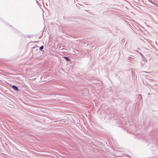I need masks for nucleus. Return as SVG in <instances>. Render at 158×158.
<instances>
[{
    "label": "nucleus",
    "instance_id": "1",
    "mask_svg": "<svg viewBox=\"0 0 158 158\" xmlns=\"http://www.w3.org/2000/svg\"><path fill=\"white\" fill-rule=\"evenodd\" d=\"M12 87L13 88L15 89V90L17 91H18V87L15 86V85H13L12 86Z\"/></svg>",
    "mask_w": 158,
    "mask_h": 158
},
{
    "label": "nucleus",
    "instance_id": "2",
    "mask_svg": "<svg viewBox=\"0 0 158 158\" xmlns=\"http://www.w3.org/2000/svg\"><path fill=\"white\" fill-rule=\"evenodd\" d=\"M44 48V47L43 46H41L40 48V50H42Z\"/></svg>",
    "mask_w": 158,
    "mask_h": 158
},
{
    "label": "nucleus",
    "instance_id": "3",
    "mask_svg": "<svg viewBox=\"0 0 158 158\" xmlns=\"http://www.w3.org/2000/svg\"><path fill=\"white\" fill-rule=\"evenodd\" d=\"M64 58L66 59V60L67 61L69 60V58L68 57H64Z\"/></svg>",
    "mask_w": 158,
    "mask_h": 158
}]
</instances>
